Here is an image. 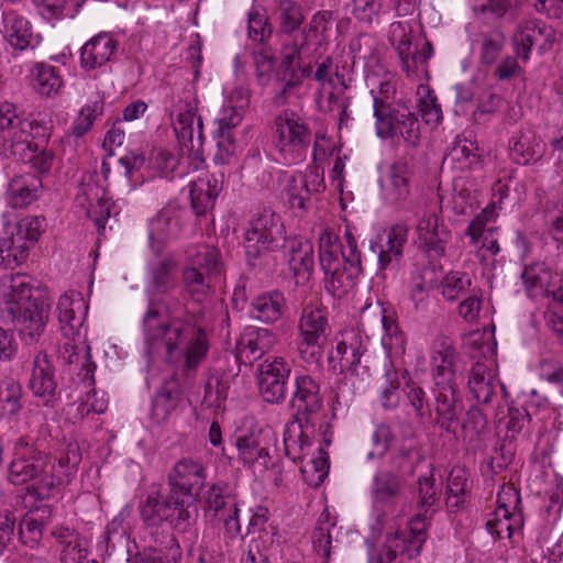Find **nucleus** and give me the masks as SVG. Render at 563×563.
<instances>
[{"label":"nucleus","mask_w":563,"mask_h":563,"mask_svg":"<svg viewBox=\"0 0 563 563\" xmlns=\"http://www.w3.org/2000/svg\"><path fill=\"white\" fill-rule=\"evenodd\" d=\"M176 267L177 262L170 255L150 265L145 289L148 303L142 319V327L150 353L165 349L168 358L174 360L179 349H183L184 371L191 373L207 356L209 350L207 334L194 313L186 311L183 316L164 319L161 314L163 300L157 298L175 289Z\"/></svg>","instance_id":"obj_1"},{"label":"nucleus","mask_w":563,"mask_h":563,"mask_svg":"<svg viewBox=\"0 0 563 563\" xmlns=\"http://www.w3.org/2000/svg\"><path fill=\"white\" fill-rule=\"evenodd\" d=\"M207 468L201 460L191 456L178 460L168 473L166 497L150 494L141 506V517L147 526L167 521L179 531H188L196 522V501L205 487Z\"/></svg>","instance_id":"obj_2"},{"label":"nucleus","mask_w":563,"mask_h":563,"mask_svg":"<svg viewBox=\"0 0 563 563\" xmlns=\"http://www.w3.org/2000/svg\"><path fill=\"white\" fill-rule=\"evenodd\" d=\"M80 462L81 452L77 443L67 444L60 456L51 461L27 437H20L13 442L8 479L14 485L34 481L37 498L48 499L71 482Z\"/></svg>","instance_id":"obj_3"},{"label":"nucleus","mask_w":563,"mask_h":563,"mask_svg":"<svg viewBox=\"0 0 563 563\" xmlns=\"http://www.w3.org/2000/svg\"><path fill=\"white\" fill-rule=\"evenodd\" d=\"M30 276L11 274L0 278V310L9 318L26 343H34L44 332L49 302L35 296Z\"/></svg>","instance_id":"obj_4"},{"label":"nucleus","mask_w":563,"mask_h":563,"mask_svg":"<svg viewBox=\"0 0 563 563\" xmlns=\"http://www.w3.org/2000/svg\"><path fill=\"white\" fill-rule=\"evenodd\" d=\"M286 230L282 218L272 207L258 208L250 218L243 244L249 266L264 265L268 255L283 247Z\"/></svg>","instance_id":"obj_5"},{"label":"nucleus","mask_w":563,"mask_h":563,"mask_svg":"<svg viewBox=\"0 0 563 563\" xmlns=\"http://www.w3.org/2000/svg\"><path fill=\"white\" fill-rule=\"evenodd\" d=\"M51 126L43 119L23 117L12 102H0V150L9 151L13 156H23L27 141H47Z\"/></svg>","instance_id":"obj_6"},{"label":"nucleus","mask_w":563,"mask_h":563,"mask_svg":"<svg viewBox=\"0 0 563 563\" xmlns=\"http://www.w3.org/2000/svg\"><path fill=\"white\" fill-rule=\"evenodd\" d=\"M297 328V351L300 358L308 365H318L330 332L328 313L322 305L312 301L303 303Z\"/></svg>","instance_id":"obj_7"},{"label":"nucleus","mask_w":563,"mask_h":563,"mask_svg":"<svg viewBox=\"0 0 563 563\" xmlns=\"http://www.w3.org/2000/svg\"><path fill=\"white\" fill-rule=\"evenodd\" d=\"M275 147L285 164L291 165L306 158L312 140L307 121L292 110L282 111L274 121Z\"/></svg>","instance_id":"obj_8"},{"label":"nucleus","mask_w":563,"mask_h":563,"mask_svg":"<svg viewBox=\"0 0 563 563\" xmlns=\"http://www.w3.org/2000/svg\"><path fill=\"white\" fill-rule=\"evenodd\" d=\"M221 271L219 250L201 245L181 271L185 294L196 302H202L211 290V277Z\"/></svg>","instance_id":"obj_9"},{"label":"nucleus","mask_w":563,"mask_h":563,"mask_svg":"<svg viewBox=\"0 0 563 563\" xmlns=\"http://www.w3.org/2000/svg\"><path fill=\"white\" fill-rule=\"evenodd\" d=\"M427 540L424 518L416 515L404 531L388 534L383 545L369 554L368 563H402V556H418Z\"/></svg>","instance_id":"obj_10"},{"label":"nucleus","mask_w":563,"mask_h":563,"mask_svg":"<svg viewBox=\"0 0 563 563\" xmlns=\"http://www.w3.org/2000/svg\"><path fill=\"white\" fill-rule=\"evenodd\" d=\"M198 100L189 92L174 104L172 111L173 128L183 154L203 162L202 145L205 141L202 119L197 114Z\"/></svg>","instance_id":"obj_11"},{"label":"nucleus","mask_w":563,"mask_h":563,"mask_svg":"<svg viewBox=\"0 0 563 563\" xmlns=\"http://www.w3.org/2000/svg\"><path fill=\"white\" fill-rule=\"evenodd\" d=\"M164 350L165 358L169 363L180 362L178 372L172 377L170 382H166L162 389L155 395V398L152 404V418L157 423H162L166 421L169 415L175 410L179 399V388H190L194 384V379L196 377V373L200 364H198L191 373L185 372V355L183 353V349H179L177 355L174 360H169L167 356V351L165 349H159L157 351L161 352ZM150 355L156 354L150 353Z\"/></svg>","instance_id":"obj_12"},{"label":"nucleus","mask_w":563,"mask_h":563,"mask_svg":"<svg viewBox=\"0 0 563 563\" xmlns=\"http://www.w3.org/2000/svg\"><path fill=\"white\" fill-rule=\"evenodd\" d=\"M291 371V362L283 356H268L258 365V388L265 402L278 405L285 401Z\"/></svg>","instance_id":"obj_13"},{"label":"nucleus","mask_w":563,"mask_h":563,"mask_svg":"<svg viewBox=\"0 0 563 563\" xmlns=\"http://www.w3.org/2000/svg\"><path fill=\"white\" fill-rule=\"evenodd\" d=\"M289 407L295 422L313 427L316 418L322 410L323 399L320 385L311 375L295 376Z\"/></svg>","instance_id":"obj_14"},{"label":"nucleus","mask_w":563,"mask_h":563,"mask_svg":"<svg viewBox=\"0 0 563 563\" xmlns=\"http://www.w3.org/2000/svg\"><path fill=\"white\" fill-rule=\"evenodd\" d=\"M461 409L455 382L434 383L432 401L428 409L429 417L434 415L432 418L433 424L450 434L456 435Z\"/></svg>","instance_id":"obj_15"},{"label":"nucleus","mask_w":563,"mask_h":563,"mask_svg":"<svg viewBox=\"0 0 563 563\" xmlns=\"http://www.w3.org/2000/svg\"><path fill=\"white\" fill-rule=\"evenodd\" d=\"M346 244L341 246L342 265L338 272L324 278L325 289L334 297H342L354 286V280L362 274L361 253L352 233H345Z\"/></svg>","instance_id":"obj_16"},{"label":"nucleus","mask_w":563,"mask_h":563,"mask_svg":"<svg viewBox=\"0 0 563 563\" xmlns=\"http://www.w3.org/2000/svg\"><path fill=\"white\" fill-rule=\"evenodd\" d=\"M520 278L530 298L551 297L563 303V278L545 262L538 261L525 265Z\"/></svg>","instance_id":"obj_17"},{"label":"nucleus","mask_w":563,"mask_h":563,"mask_svg":"<svg viewBox=\"0 0 563 563\" xmlns=\"http://www.w3.org/2000/svg\"><path fill=\"white\" fill-rule=\"evenodd\" d=\"M205 505L207 511L223 522L231 537L240 532L238 494L228 483L212 484L205 495Z\"/></svg>","instance_id":"obj_18"},{"label":"nucleus","mask_w":563,"mask_h":563,"mask_svg":"<svg viewBox=\"0 0 563 563\" xmlns=\"http://www.w3.org/2000/svg\"><path fill=\"white\" fill-rule=\"evenodd\" d=\"M367 352V339L357 329L342 331L335 336V349L329 355L334 372L356 373L362 356Z\"/></svg>","instance_id":"obj_19"},{"label":"nucleus","mask_w":563,"mask_h":563,"mask_svg":"<svg viewBox=\"0 0 563 563\" xmlns=\"http://www.w3.org/2000/svg\"><path fill=\"white\" fill-rule=\"evenodd\" d=\"M416 234L419 246L429 258L437 260L444 255L450 233L440 221L435 206L428 208L418 219Z\"/></svg>","instance_id":"obj_20"},{"label":"nucleus","mask_w":563,"mask_h":563,"mask_svg":"<svg viewBox=\"0 0 563 563\" xmlns=\"http://www.w3.org/2000/svg\"><path fill=\"white\" fill-rule=\"evenodd\" d=\"M555 41L554 29L544 21L532 19L521 23L514 35L516 53L528 60L532 48L549 51Z\"/></svg>","instance_id":"obj_21"},{"label":"nucleus","mask_w":563,"mask_h":563,"mask_svg":"<svg viewBox=\"0 0 563 563\" xmlns=\"http://www.w3.org/2000/svg\"><path fill=\"white\" fill-rule=\"evenodd\" d=\"M504 387L492 360H478L468 371L467 389L477 404L489 405L498 395V388Z\"/></svg>","instance_id":"obj_22"},{"label":"nucleus","mask_w":563,"mask_h":563,"mask_svg":"<svg viewBox=\"0 0 563 563\" xmlns=\"http://www.w3.org/2000/svg\"><path fill=\"white\" fill-rule=\"evenodd\" d=\"M325 188L323 174L313 167L305 173L290 175L285 186L288 202L292 209L306 211L311 195L323 191Z\"/></svg>","instance_id":"obj_23"},{"label":"nucleus","mask_w":563,"mask_h":563,"mask_svg":"<svg viewBox=\"0 0 563 563\" xmlns=\"http://www.w3.org/2000/svg\"><path fill=\"white\" fill-rule=\"evenodd\" d=\"M371 317H376L382 323L384 330L382 344L388 356L402 355L406 351V335L396 321L395 312L385 309L380 302L375 305L368 303L362 311V319L365 320Z\"/></svg>","instance_id":"obj_24"},{"label":"nucleus","mask_w":563,"mask_h":563,"mask_svg":"<svg viewBox=\"0 0 563 563\" xmlns=\"http://www.w3.org/2000/svg\"><path fill=\"white\" fill-rule=\"evenodd\" d=\"M268 433L252 430L241 434L235 440L239 460L260 473L268 468L271 462Z\"/></svg>","instance_id":"obj_25"},{"label":"nucleus","mask_w":563,"mask_h":563,"mask_svg":"<svg viewBox=\"0 0 563 563\" xmlns=\"http://www.w3.org/2000/svg\"><path fill=\"white\" fill-rule=\"evenodd\" d=\"M408 227L402 223L394 224L379 236V243L372 245V251L378 254V268L397 269L399 267L404 247L408 238Z\"/></svg>","instance_id":"obj_26"},{"label":"nucleus","mask_w":563,"mask_h":563,"mask_svg":"<svg viewBox=\"0 0 563 563\" xmlns=\"http://www.w3.org/2000/svg\"><path fill=\"white\" fill-rule=\"evenodd\" d=\"M283 247L288 256L289 269L296 284H306L310 279L314 266L312 243L305 238L294 236L286 239Z\"/></svg>","instance_id":"obj_27"},{"label":"nucleus","mask_w":563,"mask_h":563,"mask_svg":"<svg viewBox=\"0 0 563 563\" xmlns=\"http://www.w3.org/2000/svg\"><path fill=\"white\" fill-rule=\"evenodd\" d=\"M87 308L80 292L70 291L60 296L57 303L58 320L66 338L75 340L80 335Z\"/></svg>","instance_id":"obj_28"},{"label":"nucleus","mask_w":563,"mask_h":563,"mask_svg":"<svg viewBox=\"0 0 563 563\" xmlns=\"http://www.w3.org/2000/svg\"><path fill=\"white\" fill-rule=\"evenodd\" d=\"M456 358L457 352L452 339L444 335L434 339L430 356L433 383L454 382Z\"/></svg>","instance_id":"obj_29"},{"label":"nucleus","mask_w":563,"mask_h":563,"mask_svg":"<svg viewBox=\"0 0 563 563\" xmlns=\"http://www.w3.org/2000/svg\"><path fill=\"white\" fill-rule=\"evenodd\" d=\"M277 343L276 334L266 328L247 327L241 334L236 350L241 358L252 363L262 358Z\"/></svg>","instance_id":"obj_30"},{"label":"nucleus","mask_w":563,"mask_h":563,"mask_svg":"<svg viewBox=\"0 0 563 563\" xmlns=\"http://www.w3.org/2000/svg\"><path fill=\"white\" fill-rule=\"evenodd\" d=\"M43 192L40 176L33 173L14 175L7 188L8 205L14 209L25 208L36 201Z\"/></svg>","instance_id":"obj_31"},{"label":"nucleus","mask_w":563,"mask_h":563,"mask_svg":"<svg viewBox=\"0 0 563 563\" xmlns=\"http://www.w3.org/2000/svg\"><path fill=\"white\" fill-rule=\"evenodd\" d=\"M118 41L108 33H100L90 38L80 49V66L93 70L104 66L114 56Z\"/></svg>","instance_id":"obj_32"},{"label":"nucleus","mask_w":563,"mask_h":563,"mask_svg":"<svg viewBox=\"0 0 563 563\" xmlns=\"http://www.w3.org/2000/svg\"><path fill=\"white\" fill-rule=\"evenodd\" d=\"M402 493V481L398 474L387 470L378 471L372 481L371 495L376 509L394 507Z\"/></svg>","instance_id":"obj_33"},{"label":"nucleus","mask_w":563,"mask_h":563,"mask_svg":"<svg viewBox=\"0 0 563 563\" xmlns=\"http://www.w3.org/2000/svg\"><path fill=\"white\" fill-rule=\"evenodd\" d=\"M178 230L177 212L172 208L162 209L148 223V244L152 251L159 255Z\"/></svg>","instance_id":"obj_34"},{"label":"nucleus","mask_w":563,"mask_h":563,"mask_svg":"<svg viewBox=\"0 0 563 563\" xmlns=\"http://www.w3.org/2000/svg\"><path fill=\"white\" fill-rule=\"evenodd\" d=\"M511 159L519 165L538 162L544 154V143L531 130L517 132L509 141Z\"/></svg>","instance_id":"obj_35"},{"label":"nucleus","mask_w":563,"mask_h":563,"mask_svg":"<svg viewBox=\"0 0 563 563\" xmlns=\"http://www.w3.org/2000/svg\"><path fill=\"white\" fill-rule=\"evenodd\" d=\"M99 188L91 181H84L80 188V194L77 195V201L81 205L88 202L89 207L86 210L87 217L90 218L98 232L101 233L106 229V222L111 214V205L106 198V190L101 189L102 195H98Z\"/></svg>","instance_id":"obj_36"},{"label":"nucleus","mask_w":563,"mask_h":563,"mask_svg":"<svg viewBox=\"0 0 563 563\" xmlns=\"http://www.w3.org/2000/svg\"><path fill=\"white\" fill-rule=\"evenodd\" d=\"M222 189V180L216 175L199 177L190 185L191 208L197 216H203L214 206L216 198Z\"/></svg>","instance_id":"obj_37"},{"label":"nucleus","mask_w":563,"mask_h":563,"mask_svg":"<svg viewBox=\"0 0 563 563\" xmlns=\"http://www.w3.org/2000/svg\"><path fill=\"white\" fill-rule=\"evenodd\" d=\"M352 79L342 75L336 76V80L325 90V110L338 113L340 129L351 120L350 106L353 99L350 95Z\"/></svg>","instance_id":"obj_38"},{"label":"nucleus","mask_w":563,"mask_h":563,"mask_svg":"<svg viewBox=\"0 0 563 563\" xmlns=\"http://www.w3.org/2000/svg\"><path fill=\"white\" fill-rule=\"evenodd\" d=\"M29 386L35 396L51 399L55 395V371L44 352H38L34 356Z\"/></svg>","instance_id":"obj_39"},{"label":"nucleus","mask_w":563,"mask_h":563,"mask_svg":"<svg viewBox=\"0 0 563 563\" xmlns=\"http://www.w3.org/2000/svg\"><path fill=\"white\" fill-rule=\"evenodd\" d=\"M408 109V107L401 103L383 102L380 99L376 100L374 117L377 136L386 140V136L396 135L395 128H397L401 120L407 119Z\"/></svg>","instance_id":"obj_40"},{"label":"nucleus","mask_w":563,"mask_h":563,"mask_svg":"<svg viewBox=\"0 0 563 563\" xmlns=\"http://www.w3.org/2000/svg\"><path fill=\"white\" fill-rule=\"evenodd\" d=\"M287 308L286 299L280 291H269L255 297L251 303L252 318L267 324L279 321Z\"/></svg>","instance_id":"obj_41"},{"label":"nucleus","mask_w":563,"mask_h":563,"mask_svg":"<svg viewBox=\"0 0 563 563\" xmlns=\"http://www.w3.org/2000/svg\"><path fill=\"white\" fill-rule=\"evenodd\" d=\"M409 167L406 163H395L388 173V176L382 183L384 199L396 205L407 199L410 192Z\"/></svg>","instance_id":"obj_42"},{"label":"nucleus","mask_w":563,"mask_h":563,"mask_svg":"<svg viewBox=\"0 0 563 563\" xmlns=\"http://www.w3.org/2000/svg\"><path fill=\"white\" fill-rule=\"evenodd\" d=\"M30 85L36 93L51 98L62 89L63 78L58 68L42 62L33 65L30 74Z\"/></svg>","instance_id":"obj_43"},{"label":"nucleus","mask_w":563,"mask_h":563,"mask_svg":"<svg viewBox=\"0 0 563 563\" xmlns=\"http://www.w3.org/2000/svg\"><path fill=\"white\" fill-rule=\"evenodd\" d=\"M365 82L373 96L374 104L376 100L391 102L396 92V75L380 64L368 70H365Z\"/></svg>","instance_id":"obj_44"},{"label":"nucleus","mask_w":563,"mask_h":563,"mask_svg":"<svg viewBox=\"0 0 563 563\" xmlns=\"http://www.w3.org/2000/svg\"><path fill=\"white\" fill-rule=\"evenodd\" d=\"M275 15L279 33L286 35L299 31L306 20L303 7L297 0H276Z\"/></svg>","instance_id":"obj_45"},{"label":"nucleus","mask_w":563,"mask_h":563,"mask_svg":"<svg viewBox=\"0 0 563 563\" xmlns=\"http://www.w3.org/2000/svg\"><path fill=\"white\" fill-rule=\"evenodd\" d=\"M468 497L467 472L462 467H454L448 477L445 505L451 512H456L466 507Z\"/></svg>","instance_id":"obj_46"},{"label":"nucleus","mask_w":563,"mask_h":563,"mask_svg":"<svg viewBox=\"0 0 563 563\" xmlns=\"http://www.w3.org/2000/svg\"><path fill=\"white\" fill-rule=\"evenodd\" d=\"M3 22L4 35L10 45L20 51L26 49L33 37L30 21L15 11H9L3 15Z\"/></svg>","instance_id":"obj_47"},{"label":"nucleus","mask_w":563,"mask_h":563,"mask_svg":"<svg viewBox=\"0 0 563 563\" xmlns=\"http://www.w3.org/2000/svg\"><path fill=\"white\" fill-rule=\"evenodd\" d=\"M341 246L335 233L330 229L322 231L319 238V262L324 278L335 274L339 269V265H342V258L340 257V253H342Z\"/></svg>","instance_id":"obj_48"},{"label":"nucleus","mask_w":563,"mask_h":563,"mask_svg":"<svg viewBox=\"0 0 563 563\" xmlns=\"http://www.w3.org/2000/svg\"><path fill=\"white\" fill-rule=\"evenodd\" d=\"M478 146L475 142L457 136L449 147L444 162L455 165L456 168L470 169L479 163Z\"/></svg>","instance_id":"obj_49"},{"label":"nucleus","mask_w":563,"mask_h":563,"mask_svg":"<svg viewBox=\"0 0 563 563\" xmlns=\"http://www.w3.org/2000/svg\"><path fill=\"white\" fill-rule=\"evenodd\" d=\"M305 427L308 426L299 424L294 421L287 426L284 432L285 454L292 462H303L305 457L310 452L311 443L303 432Z\"/></svg>","instance_id":"obj_50"},{"label":"nucleus","mask_w":563,"mask_h":563,"mask_svg":"<svg viewBox=\"0 0 563 563\" xmlns=\"http://www.w3.org/2000/svg\"><path fill=\"white\" fill-rule=\"evenodd\" d=\"M487 433V418L484 411L477 407L472 406L467 411L465 419L462 423V438L463 441L472 450L481 448L483 437Z\"/></svg>","instance_id":"obj_51"},{"label":"nucleus","mask_w":563,"mask_h":563,"mask_svg":"<svg viewBox=\"0 0 563 563\" xmlns=\"http://www.w3.org/2000/svg\"><path fill=\"white\" fill-rule=\"evenodd\" d=\"M432 53V47L429 43H424L421 48L417 45H411L404 52H398V57L401 63L402 70L409 78H420L427 74V63Z\"/></svg>","instance_id":"obj_52"},{"label":"nucleus","mask_w":563,"mask_h":563,"mask_svg":"<svg viewBox=\"0 0 563 563\" xmlns=\"http://www.w3.org/2000/svg\"><path fill=\"white\" fill-rule=\"evenodd\" d=\"M23 408V389L13 378L0 380V417L11 419Z\"/></svg>","instance_id":"obj_53"},{"label":"nucleus","mask_w":563,"mask_h":563,"mask_svg":"<svg viewBox=\"0 0 563 563\" xmlns=\"http://www.w3.org/2000/svg\"><path fill=\"white\" fill-rule=\"evenodd\" d=\"M521 512L495 510L486 522L488 532L496 539L511 538L522 527Z\"/></svg>","instance_id":"obj_54"},{"label":"nucleus","mask_w":563,"mask_h":563,"mask_svg":"<svg viewBox=\"0 0 563 563\" xmlns=\"http://www.w3.org/2000/svg\"><path fill=\"white\" fill-rule=\"evenodd\" d=\"M540 405L533 399L527 400L523 405L512 404L508 408L506 420L507 434L511 439L521 433L526 427L531 422L533 415L538 412Z\"/></svg>","instance_id":"obj_55"},{"label":"nucleus","mask_w":563,"mask_h":563,"mask_svg":"<svg viewBox=\"0 0 563 563\" xmlns=\"http://www.w3.org/2000/svg\"><path fill=\"white\" fill-rule=\"evenodd\" d=\"M180 549L174 537L168 536L158 547H147L134 559V563H177Z\"/></svg>","instance_id":"obj_56"},{"label":"nucleus","mask_w":563,"mask_h":563,"mask_svg":"<svg viewBox=\"0 0 563 563\" xmlns=\"http://www.w3.org/2000/svg\"><path fill=\"white\" fill-rule=\"evenodd\" d=\"M350 48L354 54V59L364 62L365 70L382 64L379 56V43L372 34H360L351 42Z\"/></svg>","instance_id":"obj_57"},{"label":"nucleus","mask_w":563,"mask_h":563,"mask_svg":"<svg viewBox=\"0 0 563 563\" xmlns=\"http://www.w3.org/2000/svg\"><path fill=\"white\" fill-rule=\"evenodd\" d=\"M418 507L421 511L418 515H422L424 518V525L427 526L428 512L431 508L439 503L441 497V484L437 485L435 477L431 472L429 475L420 476L418 478Z\"/></svg>","instance_id":"obj_58"},{"label":"nucleus","mask_w":563,"mask_h":563,"mask_svg":"<svg viewBox=\"0 0 563 563\" xmlns=\"http://www.w3.org/2000/svg\"><path fill=\"white\" fill-rule=\"evenodd\" d=\"M481 63L490 66L496 63L506 44V35L499 29H492L479 35Z\"/></svg>","instance_id":"obj_59"},{"label":"nucleus","mask_w":563,"mask_h":563,"mask_svg":"<svg viewBox=\"0 0 563 563\" xmlns=\"http://www.w3.org/2000/svg\"><path fill=\"white\" fill-rule=\"evenodd\" d=\"M273 34L268 16L252 8L247 13V37L256 46L267 44Z\"/></svg>","instance_id":"obj_60"},{"label":"nucleus","mask_w":563,"mask_h":563,"mask_svg":"<svg viewBox=\"0 0 563 563\" xmlns=\"http://www.w3.org/2000/svg\"><path fill=\"white\" fill-rule=\"evenodd\" d=\"M301 473L309 486L319 487L324 482L329 473V457L323 448L319 449L318 456L302 464Z\"/></svg>","instance_id":"obj_61"},{"label":"nucleus","mask_w":563,"mask_h":563,"mask_svg":"<svg viewBox=\"0 0 563 563\" xmlns=\"http://www.w3.org/2000/svg\"><path fill=\"white\" fill-rule=\"evenodd\" d=\"M37 141L44 142L43 140L27 141L25 155L16 157L23 162L30 163L32 168H34L40 174H46L53 166L55 155L51 150L40 148Z\"/></svg>","instance_id":"obj_62"},{"label":"nucleus","mask_w":563,"mask_h":563,"mask_svg":"<svg viewBox=\"0 0 563 563\" xmlns=\"http://www.w3.org/2000/svg\"><path fill=\"white\" fill-rule=\"evenodd\" d=\"M442 295L449 301L457 300L466 296L476 287L472 286V280L465 273L451 272L441 283Z\"/></svg>","instance_id":"obj_63"},{"label":"nucleus","mask_w":563,"mask_h":563,"mask_svg":"<svg viewBox=\"0 0 563 563\" xmlns=\"http://www.w3.org/2000/svg\"><path fill=\"white\" fill-rule=\"evenodd\" d=\"M103 99L100 97L84 106L73 123V135L76 137L85 135L93 125L95 120L103 113Z\"/></svg>","instance_id":"obj_64"}]
</instances>
